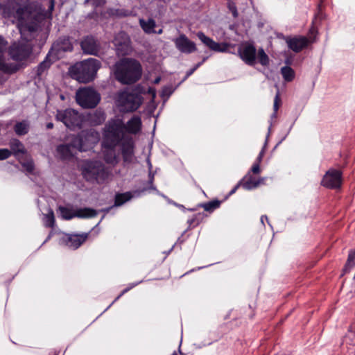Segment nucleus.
<instances>
[{"mask_svg":"<svg viewBox=\"0 0 355 355\" xmlns=\"http://www.w3.org/2000/svg\"><path fill=\"white\" fill-rule=\"evenodd\" d=\"M227 8L230 11L232 12V16L234 18H236L239 15L237 8L236 4L233 1H229L227 3Z\"/></svg>","mask_w":355,"mask_h":355,"instance_id":"obj_39","label":"nucleus"},{"mask_svg":"<svg viewBox=\"0 0 355 355\" xmlns=\"http://www.w3.org/2000/svg\"><path fill=\"white\" fill-rule=\"evenodd\" d=\"M132 198V194L130 192H125L122 193H117L114 198V205L121 206L127 201Z\"/></svg>","mask_w":355,"mask_h":355,"instance_id":"obj_30","label":"nucleus"},{"mask_svg":"<svg viewBox=\"0 0 355 355\" xmlns=\"http://www.w3.org/2000/svg\"><path fill=\"white\" fill-rule=\"evenodd\" d=\"M281 73L284 80L287 82L292 81L295 78L294 70L291 67L288 66L282 67Z\"/></svg>","mask_w":355,"mask_h":355,"instance_id":"obj_33","label":"nucleus"},{"mask_svg":"<svg viewBox=\"0 0 355 355\" xmlns=\"http://www.w3.org/2000/svg\"><path fill=\"white\" fill-rule=\"evenodd\" d=\"M238 53L241 59L248 65L254 66L257 59V49L252 44L247 43L240 47Z\"/></svg>","mask_w":355,"mask_h":355,"instance_id":"obj_12","label":"nucleus"},{"mask_svg":"<svg viewBox=\"0 0 355 355\" xmlns=\"http://www.w3.org/2000/svg\"><path fill=\"white\" fill-rule=\"evenodd\" d=\"M141 120L139 116H132L125 125V130L130 134H137L141 129Z\"/></svg>","mask_w":355,"mask_h":355,"instance_id":"obj_21","label":"nucleus"},{"mask_svg":"<svg viewBox=\"0 0 355 355\" xmlns=\"http://www.w3.org/2000/svg\"><path fill=\"white\" fill-rule=\"evenodd\" d=\"M104 152V160L107 164H116L119 162L115 150H107Z\"/></svg>","mask_w":355,"mask_h":355,"instance_id":"obj_28","label":"nucleus"},{"mask_svg":"<svg viewBox=\"0 0 355 355\" xmlns=\"http://www.w3.org/2000/svg\"><path fill=\"white\" fill-rule=\"evenodd\" d=\"M153 181H154V174H153L152 172L150 171L149 180H148V183L150 185V188L152 189H155V187L153 186Z\"/></svg>","mask_w":355,"mask_h":355,"instance_id":"obj_49","label":"nucleus"},{"mask_svg":"<svg viewBox=\"0 0 355 355\" xmlns=\"http://www.w3.org/2000/svg\"><path fill=\"white\" fill-rule=\"evenodd\" d=\"M281 105V98L279 97V92L277 93L275 99H274V105H273V109L275 112H277L279 107Z\"/></svg>","mask_w":355,"mask_h":355,"instance_id":"obj_43","label":"nucleus"},{"mask_svg":"<svg viewBox=\"0 0 355 355\" xmlns=\"http://www.w3.org/2000/svg\"><path fill=\"white\" fill-rule=\"evenodd\" d=\"M171 355H178V353L175 351Z\"/></svg>","mask_w":355,"mask_h":355,"instance_id":"obj_58","label":"nucleus"},{"mask_svg":"<svg viewBox=\"0 0 355 355\" xmlns=\"http://www.w3.org/2000/svg\"><path fill=\"white\" fill-rule=\"evenodd\" d=\"M71 148H75L79 151H85L83 138L80 135L74 136L71 138V141L68 144Z\"/></svg>","mask_w":355,"mask_h":355,"instance_id":"obj_26","label":"nucleus"},{"mask_svg":"<svg viewBox=\"0 0 355 355\" xmlns=\"http://www.w3.org/2000/svg\"><path fill=\"white\" fill-rule=\"evenodd\" d=\"M73 49L71 38L68 36L59 37L53 42L49 51V56H52L53 61L61 59L67 52H71Z\"/></svg>","mask_w":355,"mask_h":355,"instance_id":"obj_9","label":"nucleus"},{"mask_svg":"<svg viewBox=\"0 0 355 355\" xmlns=\"http://www.w3.org/2000/svg\"><path fill=\"white\" fill-rule=\"evenodd\" d=\"M114 43L119 55H127L130 54L131 51L130 41L125 34H123L122 40H120L118 37H115Z\"/></svg>","mask_w":355,"mask_h":355,"instance_id":"obj_19","label":"nucleus"},{"mask_svg":"<svg viewBox=\"0 0 355 355\" xmlns=\"http://www.w3.org/2000/svg\"><path fill=\"white\" fill-rule=\"evenodd\" d=\"M174 42L176 48L182 53L189 54L195 52L197 49L196 44L189 40L184 34H181Z\"/></svg>","mask_w":355,"mask_h":355,"instance_id":"obj_17","label":"nucleus"},{"mask_svg":"<svg viewBox=\"0 0 355 355\" xmlns=\"http://www.w3.org/2000/svg\"><path fill=\"white\" fill-rule=\"evenodd\" d=\"M125 164H131L135 157V142L133 138L128 135L118 145Z\"/></svg>","mask_w":355,"mask_h":355,"instance_id":"obj_11","label":"nucleus"},{"mask_svg":"<svg viewBox=\"0 0 355 355\" xmlns=\"http://www.w3.org/2000/svg\"><path fill=\"white\" fill-rule=\"evenodd\" d=\"M14 130L19 136L25 135L28 132V124L24 121L17 122L14 126Z\"/></svg>","mask_w":355,"mask_h":355,"instance_id":"obj_32","label":"nucleus"},{"mask_svg":"<svg viewBox=\"0 0 355 355\" xmlns=\"http://www.w3.org/2000/svg\"><path fill=\"white\" fill-rule=\"evenodd\" d=\"M222 203V201L217 199L209 201L205 203H200L197 205V207H202L205 211L211 213L214 210L218 209Z\"/></svg>","mask_w":355,"mask_h":355,"instance_id":"obj_24","label":"nucleus"},{"mask_svg":"<svg viewBox=\"0 0 355 355\" xmlns=\"http://www.w3.org/2000/svg\"><path fill=\"white\" fill-rule=\"evenodd\" d=\"M130 288H126L124 290L122 291V292L114 299V300L112 302V304L109 306H112L114 302H116L117 300H119L125 293H126L128 291H129Z\"/></svg>","mask_w":355,"mask_h":355,"instance_id":"obj_47","label":"nucleus"},{"mask_svg":"<svg viewBox=\"0 0 355 355\" xmlns=\"http://www.w3.org/2000/svg\"><path fill=\"white\" fill-rule=\"evenodd\" d=\"M3 67H4V71L6 72H8L10 73H15L18 69V68L16 66L11 67V66H8V65H4Z\"/></svg>","mask_w":355,"mask_h":355,"instance_id":"obj_46","label":"nucleus"},{"mask_svg":"<svg viewBox=\"0 0 355 355\" xmlns=\"http://www.w3.org/2000/svg\"><path fill=\"white\" fill-rule=\"evenodd\" d=\"M89 233L69 234L64 239V241L69 248L76 250L80 248L89 238Z\"/></svg>","mask_w":355,"mask_h":355,"instance_id":"obj_15","label":"nucleus"},{"mask_svg":"<svg viewBox=\"0 0 355 355\" xmlns=\"http://www.w3.org/2000/svg\"><path fill=\"white\" fill-rule=\"evenodd\" d=\"M53 128V123H48L46 124V128L47 129H52Z\"/></svg>","mask_w":355,"mask_h":355,"instance_id":"obj_52","label":"nucleus"},{"mask_svg":"<svg viewBox=\"0 0 355 355\" xmlns=\"http://www.w3.org/2000/svg\"><path fill=\"white\" fill-rule=\"evenodd\" d=\"M139 24L143 31L148 34L155 33V27L156 26L155 21L153 19H149L148 21L141 19L139 20Z\"/></svg>","mask_w":355,"mask_h":355,"instance_id":"obj_25","label":"nucleus"},{"mask_svg":"<svg viewBox=\"0 0 355 355\" xmlns=\"http://www.w3.org/2000/svg\"><path fill=\"white\" fill-rule=\"evenodd\" d=\"M189 210H190V211H196L197 208L189 209Z\"/></svg>","mask_w":355,"mask_h":355,"instance_id":"obj_57","label":"nucleus"},{"mask_svg":"<svg viewBox=\"0 0 355 355\" xmlns=\"http://www.w3.org/2000/svg\"><path fill=\"white\" fill-rule=\"evenodd\" d=\"M58 209L64 220H71L75 218V211H73L71 209L63 206H60Z\"/></svg>","mask_w":355,"mask_h":355,"instance_id":"obj_36","label":"nucleus"},{"mask_svg":"<svg viewBox=\"0 0 355 355\" xmlns=\"http://www.w3.org/2000/svg\"><path fill=\"white\" fill-rule=\"evenodd\" d=\"M197 69L193 67L187 71L184 78H183V81L186 80L190 76H191Z\"/></svg>","mask_w":355,"mask_h":355,"instance_id":"obj_50","label":"nucleus"},{"mask_svg":"<svg viewBox=\"0 0 355 355\" xmlns=\"http://www.w3.org/2000/svg\"><path fill=\"white\" fill-rule=\"evenodd\" d=\"M286 42L290 49L299 53L309 46L310 40L305 36L288 37L286 38Z\"/></svg>","mask_w":355,"mask_h":355,"instance_id":"obj_16","label":"nucleus"},{"mask_svg":"<svg viewBox=\"0 0 355 355\" xmlns=\"http://www.w3.org/2000/svg\"><path fill=\"white\" fill-rule=\"evenodd\" d=\"M355 266V250L349 252L347 262L343 268V272H349Z\"/></svg>","mask_w":355,"mask_h":355,"instance_id":"obj_31","label":"nucleus"},{"mask_svg":"<svg viewBox=\"0 0 355 355\" xmlns=\"http://www.w3.org/2000/svg\"><path fill=\"white\" fill-rule=\"evenodd\" d=\"M148 164H149V167L150 168L152 167L151 163L150 162H148Z\"/></svg>","mask_w":355,"mask_h":355,"instance_id":"obj_59","label":"nucleus"},{"mask_svg":"<svg viewBox=\"0 0 355 355\" xmlns=\"http://www.w3.org/2000/svg\"><path fill=\"white\" fill-rule=\"evenodd\" d=\"M55 220L54 213L52 209H50L49 213L44 216V225L47 227L53 228L55 225Z\"/></svg>","mask_w":355,"mask_h":355,"instance_id":"obj_37","label":"nucleus"},{"mask_svg":"<svg viewBox=\"0 0 355 355\" xmlns=\"http://www.w3.org/2000/svg\"><path fill=\"white\" fill-rule=\"evenodd\" d=\"M22 166L26 171L30 173H33L35 169V165L33 161H27L22 164Z\"/></svg>","mask_w":355,"mask_h":355,"instance_id":"obj_40","label":"nucleus"},{"mask_svg":"<svg viewBox=\"0 0 355 355\" xmlns=\"http://www.w3.org/2000/svg\"><path fill=\"white\" fill-rule=\"evenodd\" d=\"M96 210L89 207L80 208L75 211V217L80 218H92L97 216Z\"/></svg>","mask_w":355,"mask_h":355,"instance_id":"obj_22","label":"nucleus"},{"mask_svg":"<svg viewBox=\"0 0 355 355\" xmlns=\"http://www.w3.org/2000/svg\"><path fill=\"white\" fill-rule=\"evenodd\" d=\"M112 15L123 17L128 15V11L123 9H116L112 12Z\"/></svg>","mask_w":355,"mask_h":355,"instance_id":"obj_42","label":"nucleus"},{"mask_svg":"<svg viewBox=\"0 0 355 355\" xmlns=\"http://www.w3.org/2000/svg\"><path fill=\"white\" fill-rule=\"evenodd\" d=\"M12 154V152L7 148H0V160H4L8 158Z\"/></svg>","mask_w":355,"mask_h":355,"instance_id":"obj_41","label":"nucleus"},{"mask_svg":"<svg viewBox=\"0 0 355 355\" xmlns=\"http://www.w3.org/2000/svg\"><path fill=\"white\" fill-rule=\"evenodd\" d=\"M266 142L265 143V146L263 147V148L261 149V150L260 151L259 155L257 156V159H256V162L257 163H261V161H262V159L264 156V154H265V148H266Z\"/></svg>","mask_w":355,"mask_h":355,"instance_id":"obj_45","label":"nucleus"},{"mask_svg":"<svg viewBox=\"0 0 355 355\" xmlns=\"http://www.w3.org/2000/svg\"><path fill=\"white\" fill-rule=\"evenodd\" d=\"M57 152L62 159H70L73 157L72 148L68 144L59 145L57 147Z\"/></svg>","mask_w":355,"mask_h":355,"instance_id":"obj_23","label":"nucleus"},{"mask_svg":"<svg viewBox=\"0 0 355 355\" xmlns=\"http://www.w3.org/2000/svg\"><path fill=\"white\" fill-rule=\"evenodd\" d=\"M250 172V173H252L253 174H259L261 172L259 163L254 162Z\"/></svg>","mask_w":355,"mask_h":355,"instance_id":"obj_44","label":"nucleus"},{"mask_svg":"<svg viewBox=\"0 0 355 355\" xmlns=\"http://www.w3.org/2000/svg\"><path fill=\"white\" fill-rule=\"evenodd\" d=\"M80 46L85 54L96 55L100 50L98 42L92 35L85 37L80 42Z\"/></svg>","mask_w":355,"mask_h":355,"instance_id":"obj_14","label":"nucleus"},{"mask_svg":"<svg viewBox=\"0 0 355 355\" xmlns=\"http://www.w3.org/2000/svg\"><path fill=\"white\" fill-rule=\"evenodd\" d=\"M198 39L205 44L209 49L216 52H227L230 44L223 42L218 43L214 41L211 38L206 36L204 33L198 32L197 33Z\"/></svg>","mask_w":355,"mask_h":355,"instance_id":"obj_13","label":"nucleus"},{"mask_svg":"<svg viewBox=\"0 0 355 355\" xmlns=\"http://www.w3.org/2000/svg\"><path fill=\"white\" fill-rule=\"evenodd\" d=\"M257 58L262 66L266 67L270 63L269 57L262 48H260L257 52Z\"/></svg>","mask_w":355,"mask_h":355,"instance_id":"obj_35","label":"nucleus"},{"mask_svg":"<svg viewBox=\"0 0 355 355\" xmlns=\"http://www.w3.org/2000/svg\"><path fill=\"white\" fill-rule=\"evenodd\" d=\"M79 168L83 179L92 184H103L110 175L108 168L96 159L83 160Z\"/></svg>","mask_w":355,"mask_h":355,"instance_id":"obj_2","label":"nucleus"},{"mask_svg":"<svg viewBox=\"0 0 355 355\" xmlns=\"http://www.w3.org/2000/svg\"><path fill=\"white\" fill-rule=\"evenodd\" d=\"M343 184V172L335 168L329 169L324 175L321 185L330 189H340Z\"/></svg>","mask_w":355,"mask_h":355,"instance_id":"obj_10","label":"nucleus"},{"mask_svg":"<svg viewBox=\"0 0 355 355\" xmlns=\"http://www.w3.org/2000/svg\"><path fill=\"white\" fill-rule=\"evenodd\" d=\"M54 62L52 56H49V53L46 56L44 61H42L37 67V75L41 76L46 69H48L52 62Z\"/></svg>","mask_w":355,"mask_h":355,"instance_id":"obj_27","label":"nucleus"},{"mask_svg":"<svg viewBox=\"0 0 355 355\" xmlns=\"http://www.w3.org/2000/svg\"><path fill=\"white\" fill-rule=\"evenodd\" d=\"M101 67L99 60L88 58L76 62L69 68L71 77L82 83H88L94 80L97 71Z\"/></svg>","mask_w":355,"mask_h":355,"instance_id":"obj_4","label":"nucleus"},{"mask_svg":"<svg viewBox=\"0 0 355 355\" xmlns=\"http://www.w3.org/2000/svg\"><path fill=\"white\" fill-rule=\"evenodd\" d=\"M10 149H11L10 151L15 155H16L19 153H25L24 148L22 143L17 139H13L10 141Z\"/></svg>","mask_w":355,"mask_h":355,"instance_id":"obj_29","label":"nucleus"},{"mask_svg":"<svg viewBox=\"0 0 355 355\" xmlns=\"http://www.w3.org/2000/svg\"><path fill=\"white\" fill-rule=\"evenodd\" d=\"M240 187H242V184L241 183V181H239L238 182V184L236 185H235L234 187L230 191L229 196L234 194Z\"/></svg>","mask_w":355,"mask_h":355,"instance_id":"obj_51","label":"nucleus"},{"mask_svg":"<svg viewBox=\"0 0 355 355\" xmlns=\"http://www.w3.org/2000/svg\"><path fill=\"white\" fill-rule=\"evenodd\" d=\"M100 101V94L92 87L80 88L76 92V101L83 108H94Z\"/></svg>","mask_w":355,"mask_h":355,"instance_id":"obj_7","label":"nucleus"},{"mask_svg":"<svg viewBox=\"0 0 355 355\" xmlns=\"http://www.w3.org/2000/svg\"><path fill=\"white\" fill-rule=\"evenodd\" d=\"M277 112H275L274 111L273 114H272V118H275V117L277 116Z\"/></svg>","mask_w":355,"mask_h":355,"instance_id":"obj_54","label":"nucleus"},{"mask_svg":"<svg viewBox=\"0 0 355 355\" xmlns=\"http://www.w3.org/2000/svg\"><path fill=\"white\" fill-rule=\"evenodd\" d=\"M207 58H208V57H204L201 62H202V63H204L207 60Z\"/></svg>","mask_w":355,"mask_h":355,"instance_id":"obj_55","label":"nucleus"},{"mask_svg":"<svg viewBox=\"0 0 355 355\" xmlns=\"http://www.w3.org/2000/svg\"><path fill=\"white\" fill-rule=\"evenodd\" d=\"M242 187L246 190H252L257 188L264 182V178H257L248 172L241 180Z\"/></svg>","mask_w":355,"mask_h":355,"instance_id":"obj_18","label":"nucleus"},{"mask_svg":"<svg viewBox=\"0 0 355 355\" xmlns=\"http://www.w3.org/2000/svg\"><path fill=\"white\" fill-rule=\"evenodd\" d=\"M4 12L17 18L21 38L24 42L14 43L9 49V55L16 61L27 59L32 53L33 46L28 42L34 40L40 29L38 17L28 0H12L5 5Z\"/></svg>","mask_w":355,"mask_h":355,"instance_id":"obj_1","label":"nucleus"},{"mask_svg":"<svg viewBox=\"0 0 355 355\" xmlns=\"http://www.w3.org/2000/svg\"><path fill=\"white\" fill-rule=\"evenodd\" d=\"M55 119L71 130H74L76 128H81L83 123V115L71 108L58 110Z\"/></svg>","mask_w":355,"mask_h":355,"instance_id":"obj_8","label":"nucleus"},{"mask_svg":"<svg viewBox=\"0 0 355 355\" xmlns=\"http://www.w3.org/2000/svg\"><path fill=\"white\" fill-rule=\"evenodd\" d=\"M125 124L122 121H114L105 128L102 146L107 150H115L116 147L128 135L125 134Z\"/></svg>","mask_w":355,"mask_h":355,"instance_id":"obj_5","label":"nucleus"},{"mask_svg":"<svg viewBox=\"0 0 355 355\" xmlns=\"http://www.w3.org/2000/svg\"><path fill=\"white\" fill-rule=\"evenodd\" d=\"M141 73V66L137 60L125 58L116 65L114 75L121 83L130 85L140 79Z\"/></svg>","mask_w":355,"mask_h":355,"instance_id":"obj_3","label":"nucleus"},{"mask_svg":"<svg viewBox=\"0 0 355 355\" xmlns=\"http://www.w3.org/2000/svg\"><path fill=\"white\" fill-rule=\"evenodd\" d=\"M324 0H319V3L317 6L318 12L315 14L313 23H317L318 20L321 21L324 18V15L322 12V6Z\"/></svg>","mask_w":355,"mask_h":355,"instance_id":"obj_38","label":"nucleus"},{"mask_svg":"<svg viewBox=\"0 0 355 355\" xmlns=\"http://www.w3.org/2000/svg\"><path fill=\"white\" fill-rule=\"evenodd\" d=\"M205 214L203 213H198L195 214L191 218L187 220L189 228L191 229L198 226L204 219Z\"/></svg>","mask_w":355,"mask_h":355,"instance_id":"obj_34","label":"nucleus"},{"mask_svg":"<svg viewBox=\"0 0 355 355\" xmlns=\"http://www.w3.org/2000/svg\"><path fill=\"white\" fill-rule=\"evenodd\" d=\"M155 33L161 34L162 33V29H160L159 31H155Z\"/></svg>","mask_w":355,"mask_h":355,"instance_id":"obj_56","label":"nucleus"},{"mask_svg":"<svg viewBox=\"0 0 355 355\" xmlns=\"http://www.w3.org/2000/svg\"><path fill=\"white\" fill-rule=\"evenodd\" d=\"M202 62H199L198 63H197L196 64L194 65V67L198 69L202 64Z\"/></svg>","mask_w":355,"mask_h":355,"instance_id":"obj_53","label":"nucleus"},{"mask_svg":"<svg viewBox=\"0 0 355 355\" xmlns=\"http://www.w3.org/2000/svg\"><path fill=\"white\" fill-rule=\"evenodd\" d=\"M159 81V78H157L156 80H155V83H158Z\"/></svg>","mask_w":355,"mask_h":355,"instance_id":"obj_60","label":"nucleus"},{"mask_svg":"<svg viewBox=\"0 0 355 355\" xmlns=\"http://www.w3.org/2000/svg\"><path fill=\"white\" fill-rule=\"evenodd\" d=\"M105 120V114L100 110H95L83 115V123L87 122L92 126H96L102 124Z\"/></svg>","mask_w":355,"mask_h":355,"instance_id":"obj_20","label":"nucleus"},{"mask_svg":"<svg viewBox=\"0 0 355 355\" xmlns=\"http://www.w3.org/2000/svg\"><path fill=\"white\" fill-rule=\"evenodd\" d=\"M7 42L0 35V53L3 52L6 48Z\"/></svg>","mask_w":355,"mask_h":355,"instance_id":"obj_48","label":"nucleus"},{"mask_svg":"<svg viewBox=\"0 0 355 355\" xmlns=\"http://www.w3.org/2000/svg\"><path fill=\"white\" fill-rule=\"evenodd\" d=\"M116 101L123 112H132L142 104L143 97L133 91L124 90L119 93Z\"/></svg>","mask_w":355,"mask_h":355,"instance_id":"obj_6","label":"nucleus"}]
</instances>
